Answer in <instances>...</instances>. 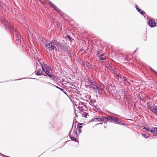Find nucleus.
Masks as SVG:
<instances>
[{
	"instance_id": "6",
	"label": "nucleus",
	"mask_w": 157,
	"mask_h": 157,
	"mask_svg": "<svg viewBox=\"0 0 157 157\" xmlns=\"http://www.w3.org/2000/svg\"><path fill=\"white\" fill-rule=\"evenodd\" d=\"M49 4L50 6L55 10L58 12V13L60 14H61L62 13V11L59 10V9L54 4L52 3V2L49 1H48Z\"/></svg>"
},
{
	"instance_id": "44",
	"label": "nucleus",
	"mask_w": 157,
	"mask_h": 157,
	"mask_svg": "<svg viewBox=\"0 0 157 157\" xmlns=\"http://www.w3.org/2000/svg\"><path fill=\"white\" fill-rule=\"evenodd\" d=\"M86 88H88V87H90V85H86Z\"/></svg>"
},
{
	"instance_id": "21",
	"label": "nucleus",
	"mask_w": 157,
	"mask_h": 157,
	"mask_svg": "<svg viewBox=\"0 0 157 157\" xmlns=\"http://www.w3.org/2000/svg\"><path fill=\"white\" fill-rule=\"evenodd\" d=\"M65 38L66 39H68L71 42H72L73 40V39L69 35H67L65 37Z\"/></svg>"
},
{
	"instance_id": "23",
	"label": "nucleus",
	"mask_w": 157,
	"mask_h": 157,
	"mask_svg": "<svg viewBox=\"0 0 157 157\" xmlns=\"http://www.w3.org/2000/svg\"><path fill=\"white\" fill-rule=\"evenodd\" d=\"M152 130L151 133L157 134V128L152 127Z\"/></svg>"
},
{
	"instance_id": "29",
	"label": "nucleus",
	"mask_w": 157,
	"mask_h": 157,
	"mask_svg": "<svg viewBox=\"0 0 157 157\" xmlns=\"http://www.w3.org/2000/svg\"><path fill=\"white\" fill-rule=\"evenodd\" d=\"M87 83L91 86L94 83V82L92 80H91Z\"/></svg>"
},
{
	"instance_id": "16",
	"label": "nucleus",
	"mask_w": 157,
	"mask_h": 157,
	"mask_svg": "<svg viewBox=\"0 0 157 157\" xmlns=\"http://www.w3.org/2000/svg\"><path fill=\"white\" fill-rule=\"evenodd\" d=\"M78 109L81 110L82 112L84 111H86L87 109L86 107L84 105V106H79L78 107Z\"/></svg>"
},
{
	"instance_id": "43",
	"label": "nucleus",
	"mask_w": 157,
	"mask_h": 157,
	"mask_svg": "<svg viewBox=\"0 0 157 157\" xmlns=\"http://www.w3.org/2000/svg\"><path fill=\"white\" fill-rule=\"evenodd\" d=\"M87 82H89L90 81V80H91V78H87Z\"/></svg>"
},
{
	"instance_id": "47",
	"label": "nucleus",
	"mask_w": 157,
	"mask_h": 157,
	"mask_svg": "<svg viewBox=\"0 0 157 157\" xmlns=\"http://www.w3.org/2000/svg\"><path fill=\"white\" fill-rule=\"evenodd\" d=\"M52 50H55L56 51H57V49L56 48V47H55V48H54L53 49H52Z\"/></svg>"
},
{
	"instance_id": "32",
	"label": "nucleus",
	"mask_w": 157,
	"mask_h": 157,
	"mask_svg": "<svg viewBox=\"0 0 157 157\" xmlns=\"http://www.w3.org/2000/svg\"><path fill=\"white\" fill-rule=\"evenodd\" d=\"M151 70L155 73V74L157 76V72L154 70L152 68H151Z\"/></svg>"
},
{
	"instance_id": "31",
	"label": "nucleus",
	"mask_w": 157,
	"mask_h": 157,
	"mask_svg": "<svg viewBox=\"0 0 157 157\" xmlns=\"http://www.w3.org/2000/svg\"><path fill=\"white\" fill-rule=\"evenodd\" d=\"M154 107V105L153 106H151L150 105H148V107L149 108V109H150V110L151 111L152 110V109H153Z\"/></svg>"
},
{
	"instance_id": "27",
	"label": "nucleus",
	"mask_w": 157,
	"mask_h": 157,
	"mask_svg": "<svg viewBox=\"0 0 157 157\" xmlns=\"http://www.w3.org/2000/svg\"><path fill=\"white\" fill-rule=\"evenodd\" d=\"M43 64L44 65V66L45 67H44L45 68H46V69H49L50 70H51V68L49 66H47L46 64H44V63H43Z\"/></svg>"
},
{
	"instance_id": "18",
	"label": "nucleus",
	"mask_w": 157,
	"mask_h": 157,
	"mask_svg": "<svg viewBox=\"0 0 157 157\" xmlns=\"http://www.w3.org/2000/svg\"><path fill=\"white\" fill-rule=\"evenodd\" d=\"M98 56L99 57V59L102 60H105L106 58L104 54H102L99 56Z\"/></svg>"
},
{
	"instance_id": "53",
	"label": "nucleus",
	"mask_w": 157,
	"mask_h": 157,
	"mask_svg": "<svg viewBox=\"0 0 157 157\" xmlns=\"http://www.w3.org/2000/svg\"><path fill=\"white\" fill-rule=\"evenodd\" d=\"M32 78V79H36V78Z\"/></svg>"
},
{
	"instance_id": "25",
	"label": "nucleus",
	"mask_w": 157,
	"mask_h": 157,
	"mask_svg": "<svg viewBox=\"0 0 157 157\" xmlns=\"http://www.w3.org/2000/svg\"><path fill=\"white\" fill-rule=\"evenodd\" d=\"M82 125H85V124L83 123H78V124L77 126V128H82Z\"/></svg>"
},
{
	"instance_id": "12",
	"label": "nucleus",
	"mask_w": 157,
	"mask_h": 157,
	"mask_svg": "<svg viewBox=\"0 0 157 157\" xmlns=\"http://www.w3.org/2000/svg\"><path fill=\"white\" fill-rule=\"evenodd\" d=\"M107 67H108V70L110 71L112 73H114L115 71H117V70L115 68L109 64H108V66Z\"/></svg>"
},
{
	"instance_id": "13",
	"label": "nucleus",
	"mask_w": 157,
	"mask_h": 157,
	"mask_svg": "<svg viewBox=\"0 0 157 157\" xmlns=\"http://www.w3.org/2000/svg\"><path fill=\"white\" fill-rule=\"evenodd\" d=\"M135 8L136 10L141 14L144 15V14L146 13L143 10H142L141 9L139 8L138 7V5L137 4L135 5Z\"/></svg>"
},
{
	"instance_id": "56",
	"label": "nucleus",
	"mask_w": 157,
	"mask_h": 157,
	"mask_svg": "<svg viewBox=\"0 0 157 157\" xmlns=\"http://www.w3.org/2000/svg\"><path fill=\"white\" fill-rule=\"evenodd\" d=\"M156 26H157V25H156Z\"/></svg>"
},
{
	"instance_id": "34",
	"label": "nucleus",
	"mask_w": 157,
	"mask_h": 157,
	"mask_svg": "<svg viewBox=\"0 0 157 157\" xmlns=\"http://www.w3.org/2000/svg\"><path fill=\"white\" fill-rule=\"evenodd\" d=\"M91 122H94V121L96 122L97 121V118H94L93 119H91Z\"/></svg>"
},
{
	"instance_id": "8",
	"label": "nucleus",
	"mask_w": 157,
	"mask_h": 157,
	"mask_svg": "<svg viewBox=\"0 0 157 157\" xmlns=\"http://www.w3.org/2000/svg\"><path fill=\"white\" fill-rule=\"evenodd\" d=\"M91 86L93 89L95 90H97L99 91L102 90L101 88L100 87V86L99 85H97V83L96 82H94Z\"/></svg>"
},
{
	"instance_id": "49",
	"label": "nucleus",
	"mask_w": 157,
	"mask_h": 157,
	"mask_svg": "<svg viewBox=\"0 0 157 157\" xmlns=\"http://www.w3.org/2000/svg\"><path fill=\"white\" fill-rule=\"evenodd\" d=\"M0 7H1L2 8V7L1 4V2H0Z\"/></svg>"
},
{
	"instance_id": "3",
	"label": "nucleus",
	"mask_w": 157,
	"mask_h": 157,
	"mask_svg": "<svg viewBox=\"0 0 157 157\" xmlns=\"http://www.w3.org/2000/svg\"><path fill=\"white\" fill-rule=\"evenodd\" d=\"M109 122H112L114 124H118L120 125H124V123H122L121 121L115 117H113L109 116Z\"/></svg>"
},
{
	"instance_id": "30",
	"label": "nucleus",
	"mask_w": 157,
	"mask_h": 157,
	"mask_svg": "<svg viewBox=\"0 0 157 157\" xmlns=\"http://www.w3.org/2000/svg\"><path fill=\"white\" fill-rule=\"evenodd\" d=\"M52 85L53 86L56 87V88L59 89L61 91H63V89L62 88H60L58 86H56L54 84H52Z\"/></svg>"
},
{
	"instance_id": "2",
	"label": "nucleus",
	"mask_w": 157,
	"mask_h": 157,
	"mask_svg": "<svg viewBox=\"0 0 157 157\" xmlns=\"http://www.w3.org/2000/svg\"><path fill=\"white\" fill-rule=\"evenodd\" d=\"M38 61H39L38 60ZM39 62L41 65L43 71L47 75V76H48L50 78V79H52V80L56 81V80L55 79V78L56 77L55 76L53 75V74L52 73L50 72L48 70H46V68H45L43 66L42 64L39 61ZM45 76H46V75H45Z\"/></svg>"
},
{
	"instance_id": "1",
	"label": "nucleus",
	"mask_w": 157,
	"mask_h": 157,
	"mask_svg": "<svg viewBox=\"0 0 157 157\" xmlns=\"http://www.w3.org/2000/svg\"><path fill=\"white\" fill-rule=\"evenodd\" d=\"M5 23L6 29L8 30L9 32L12 33L14 37L16 39V40H18L20 41V43H21V39L20 34L18 32L15 28L13 26L11 23L8 21H6Z\"/></svg>"
},
{
	"instance_id": "42",
	"label": "nucleus",
	"mask_w": 157,
	"mask_h": 157,
	"mask_svg": "<svg viewBox=\"0 0 157 157\" xmlns=\"http://www.w3.org/2000/svg\"><path fill=\"white\" fill-rule=\"evenodd\" d=\"M79 105H81L82 106H84V103L83 102H81L79 104Z\"/></svg>"
},
{
	"instance_id": "17",
	"label": "nucleus",
	"mask_w": 157,
	"mask_h": 157,
	"mask_svg": "<svg viewBox=\"0 0 157 157\" xmlns=\"http://www.w3.org/2000/svg\"><path fill=\"white\" fill-rule=\"evenodd\" d=\"M151 111L157 116V107L156 105H154V107Z\"/></svg>"
},
{
	"instance_id": "52",
	"label": "nucleus",
	"mask_w": 157,
	"mask_h": 157,
	"mask_svg": "<svg viewBox=\"0 0 157 157\" xmlns=\"http://www.w3.org/2000/svg\"><path fill=\"white\" fill-rule=\"evenodd\" d=\"M22 79V78H21V79H17V80H19Z\"/></svg>"
},
{
	"instance_id": "19",
	"label": "nucleus",
	"mask_w": 157,
	"mask_h": 157,
	"mask_svg": "<svg viewBox=\"0 0 157 157\" xmlns=\"http://www.w3.org/2000/svg\"><path fill=\"white\" fill-rule=\"evenodd\" d=\"M109 115L108 116L106 117H101V121H104V122L105 121H109Z\"/></svg>"
},
{
	"instance_id": "26",
	"label": "nucleus",
	"mask_w": 157,
	"mask_h": 157,
	"mask_svg": "<svg viewBox=\"0 0 157 157\" xmlns=\"http://www.w3.org/2000/svg\"><path fill=\"white\" fill-rule=\"evenodd\" d=\"M88 113L85 112H83L82 114V116L84 117L85 118L87 117V116L88 115Z\"/></svg>"
},
{
	"instance_id": "24",
	"label": "nucleus",
	"mask_w": 157,
	"mask_h": 157,
	"mask_svg": "<svg viewBox=\"0 0 157 157\" xmlns=\"http://www.w3.org/2000/svg\"><path fill=\"white\" fill-rule=\"evenodd\" d=\"M79 52H82V54H86L87 53V52L86 51H85L84 49H80L79 51Z\"/></svg>"
},
{
	"instance_id": "33",
	"label": "nucleus",
	"mask_w": 157,
	"mask_h": 157,
	"mask_svg": "<svg viewBox=\"0 0 157 157\" xmlns=\"http://www.w3.org/2000/svg\"><path fill=\"white\" fill-rule=\"evenodd\" d=\"M141 134L142 135V136L145 138H148L149 136H147L145 134H143L142 133Z\"/></svg>"
},
{
	"instance_id": "28",
	"label": "nucleus",
	"mask_w": 157,
	"mask_h": 157,
	"mask_svg": "<svg viewBox=\"0 0 157 157\" xmlns=\"http://www.w3.org/2000/svg\"><path fill=\"white\" fill-rule=\"evenodd\" d=\"M114 75H115L117 77H119L120 75L119 73L117 71H115L114 73H113Z\"/></svg>"
},
{
	"instance_id": "51",
	"label": "nucleus",
	"mask_w": 157,
	"mask_h": 157,
	"mask_svg": "<svg viewBox=\"0 0 157 157\" xmlns=\"http://www.w3.org/2000/svg\"><path fill=\"white\" fill-rule=\"evenodd\" d=\"M137 49H136V50H135L134 52L133 53H134L136 52V50H137Z\"/></svg>"
},
{
	"instance_id": "14",
	"label": "nucleus",
	"mask_w": 157,
	"mask_h": 157,
	"mask_svg": "<svg viewBox=\"0 0 157 157\" xmlns=\"http://www.w3.org/2000/svg\"><path fill=\"white\" fill-rule=\"evenodd\" d=\"M43 72L40 69H39L37 70V72L36 73L35 75L38 76H41L42 75H45L43 74Z\"/></svg>"
},
{
	"instance_id": "46",
	"label": "nucleus",
	"mask_w": 157,
	"mask_h": 157,
	"mask_svg": "<svg viewBox=\"0 0 157 157\" xmlns=\"http://www.w3.org/2000/svg\"><path fill=\"white\" fill-rule=\"evenodd\" d=\"M103 123V122H102V123H98L96 125H99V124H102Z\"/></svg>"
},
{
	"instance_id": "38",
	"label": "nucleus",
	"mask_w": 157,
	"mask_h": 157,
	"mask_svg": "<svg viewBox=\"0 0 157 157\" xmlns=\"http://www.w3.org/2000/svg\"><path fill=\"white\" fill-rule=\"evenodd\" d=\"M63 93L65 94L67 96H68V95H67V94L66 93V92L65 91V90L64 89H63V91H62Z\"/></svg>"
},
{
	"instance_id": "10",
	"label": "nucleus",
	"mask_w": 157,
	"mask_h": 157,
	"mask_svg": "<svg viewBox=\"0 0 157 157\" xmlns=\"http://www.w3.org/2000/svg\"><path fill=\"white\" fill-rule=\"evenodd\" d=\"M51 42L52 44L56 45L57 47L60 43V42L58 40L55 38L52 40Z\"/></svg>"
},
{
	"instance_id": "54",
	"label": "nucleus",
	"mask_w": 157,
	"mask_h": 157,
	"mask_svg": "<svg viewBox=\"0 0 157 157\" xmlns=\"http://www.w3.org/2000/svg\"><path fill=\"white\" fill-rule=\"evenodd\" d=\"M88 64L90 65V66H92V65H91L90 64V63H88Z\"/></svg>"
},
{
	"instance_id": "22",
	"label": "nucleus",
	"mask_w": 157,
	"mask_h": 157,
	"mask_svg": "<svg viewBox=\"0 0 157 157\" xmlns=\"http://www.w3.org/2000/svg\"><path fill=\"white\" fill-rule=\"evenodd\" d=\"M69 137L72 140L78 143V140L76 138H75L76 137H71V135H69Z\"/></svg>"
},
{
	"instance_id": "35",
	"label": "nucleus",
	"mask_w": 157,
	"mask_h": 157,
	"mask_svg": "<svg viewBox=\"0 0 157 157\" xmlns=\"http://www.w3.org/2000/svg\"><path fill=\"white\" fill-rule=\"evenodd\" d=\"M97 121H101V117H97Z\"/></svg>"
},
{
	"instance_id": "55",
	"label": "nucleus",
	"mask_w": 157,
	"mask_h": 157,
	"mask_svg": "<svg viewBox=\"0 0 157 157\" xmlns=\"http://www.w3.org/2000/svg\"><path fill=\"white\" fill-rule=\"evenodd\" d=\"M1 154H2L3 155V156H4V155H4L3 154H2V153H1Z\"/></svg>"
},
{
	"instance_id": "37",
	"label": "nucleus",
	"mask_w": 157,
	"mask_h": 157,
	"mask_svg": "<svg viewBox=\"0 0 157 157\" xmlns=\"http://www.w3.org/2000/svg\"><path fill=\"white\" fill-rule=\"evenodd\" d=\"M40 2H41V3L43 4H45L44 2V1H43L42 0H38Z\"/></svg>"
},
{
	"instance_id": "41",
	"label": "nucleus",
	"mask_w": 157,
	"mask_h": 157,
	"mask_svg": "<svg viewBox=\"0 0 157 157\" xmlns=\"http://www.w3.org/2000/svg\"><path fill=\"white\" fill-rule=\"evenodd\" d=\"M74 113H75V116L77 117H78V115H77V114L76 113V110H75V109H74Z\"/></svg>"
},
{
	"instance_id": "11",
	"label": "nucleus",
	"mask_w": 157,
	"mask_h": 157,
	"mask_svg": "<svg viewBox=\"0 0 157 157\" xmlns=\"http://www.w3.org/2000/svg\"><path fill=\"white\" fill-rule=\"evenodd\" d=\"M148 24L149 26L151 27H154L156 26V25H155V22L151 19H150L148 21Z\"/></svg>"
},
{
	"instance_id": "36",
	"label": "nucleus",
	"mask_w": 157,
	"mask_h": 157,
	"mask_svg": "<svg viewBox=\"0 0 157 157\" xmlns=\"http://www.w3.org/2000/svg\"><path fill=\"white\" fill-rule=\"evenodd\" d=\"M41 41L43 43H44L45 42L47 41V40L46 39L44 38H42L41 39Z\"/></svg>"
},
{
	"instance_id": "9",
	"label": "nucleus",
	"mask_w": 157,
	"mask_h": 157,
	"mask_svg": "<svg viewBox=\"0 0 157 157\" xmlns=\"http://www.w3.org/2000/svg\"><path fill=\"white\" fill-rule=\"evenodd\" d=\"M45 46L49 51L53 49L54 48H55V46L52 44L51 42V43H46Z\"/></svg>"
},
{
	"instance_id": "15",
	"label": "nucleus",
	"mask_w": 157,
	"mask_h": 157,
	"mask_svg": "<svg viewBox=\"0 0 157 157\" xmlns=\"http://www.w3.org/2000/svg\"><path fill=\"white\" fill-rule=\"evenodd\" d=\"M119 78L121 80H123L124 82L127 83H129L128 80L125 77L121 75H120Z\"/></svg>"
},
{
	"instance_id": "39",
	"label": "nucleus",
	"mask_w": 157,
	"mask_h": 157,
	"mask_svg": "<svg viewBox=\"0 0 157 157\" xmlns=\"http://www.w3.org/2000/svg\"><path fill=\"white\" fill-rule=\"evenodd\" d=\"M78 130V132L79 133H81V130L80 128H77Z\"/></svg>"
},
{
	"instance_id": "45",
	"label": "nucleus",
	"mask_w": 157,
	"mask_h": 157,
	"mask_svg": "<svg viewBox=\"0 0 157 157\" xmlns=\"http://www.w3.org/2000/svg\"><path fill=\"white\" fill-rule=\"evenodd\" d=\"M47 84L48 85H52V84L51 83L49 82H47Z\"/></svg>"
},
{
	"instance_id": "50",
	"label": "nucleus",
	"mask_w": 157,
	"mask_h": 157,
	"mask_svg": "<svg viewBox=\"0 0 157 157\" xmlns=\"http://www.w3.org/2000/svg\"><path fill=\"white\" fill-rule=\"evenodd\" d=\"M98 54H99V52L98 51V53H97V55H98Z\"/></svg>"
},
{
	"instance_id": "20",
	"label": "nucleus",
	"mask_w": 157,
	"mask_h": 157,
	"mask_svg": "<svg viewBox=\"0 0 157 157\" xmlns=\"http://www.w3.org/2000/svg\"><path fill=\"white\" fill-rule=\"evenodd\" d=\"M144 129L151 132V133L152 132V127L150 128L147 126H146L144 127Z\"/></svg>"
},
{
	"instance_id": "7",
	"label": "nucleus",
	"mask_w": 157,
	"mask_h": 157,
	"mask_svg": "<svg viewBox=\"0 0 157 157\" xmlns=\"http://www.w3.org/2000/svg\"><path fill=\"white\" fill-rule=\"evenodd\" d=\"M49 4L50 6L55 10L58 12V13L60 14H61L62 13V11L59 10V9L54 4L52 3V2L49 1H48Z\"/></svg>"
},
{
	"instance_id": "5",
	"label": "nucleus",
	"mask_w": 157,
	"mask_h": 157,
	"mask_svg": "<svg viewBox=\"0 0 157 157\" xmlns=\"http://www.w3.org/2000/svg\"><path fill=\"white\" fill-rule=\"evenodd\" d=\"M73 126V125H72V128L70 131L69 133V135H71V137H75L78 138V134H77V130L75 128L73 129V130L72 133H71V130L72 129Z\"/></svg>"
},
{
	"instance_id": "4",
	"label": "nucleus",
	"mask_w": 157,
	"mask_h": 157,
	"mask_svg": "<svg viewBox=\"0 0 157 157\" xmlns=\"http://www.w3.org/2000/svg\"><path fill=\"white\" fill-rule=\"evenodd\" d=\"M58 47H59L61 50L66 52L69 51V47L66 43H61V42Z\"/></svg>"
},
{
	"instance_id": "48",
	"label": "nucleus",
	"mask_w": 157,
	"mask_h": 157,
	"mask_svg": "<svg viewBox=\"0 0 157 157\" xmlns=\"http://www.w3.org/2000/svg\"><path fill=\"white\" fill-rule=\"evenodd\" d=\"M139 98V99H140V100H143V98H141V97L140 96Z\"/></svg>"
},
{
	"instance_id": "40",
	"label": "nucleus",
	"mask_w": 157,
	"mask_h": 157,
	"mask_svg": "<svg viewBox=\"0 0 157 157\" xmlns=\"http://www.w3.org/2000/svg\"><path fill=\"white\" fill-rule=\"evenodd\" d=\"M94 110H96V109H97L98 110V108L96 106H94Z\"/></svg>"
}]
</instances>
